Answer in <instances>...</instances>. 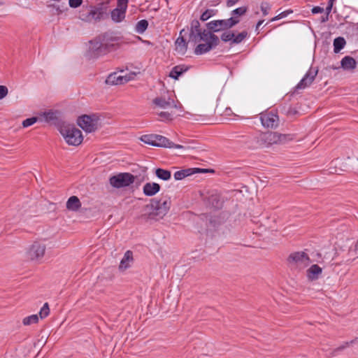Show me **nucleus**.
Instances as JSON below:
<instances>
[{
    "label": "nucleus",
    "mask_w": 358,
    "mask_h": 358,
    "mask_svg": "<svg viewBox=\"0 0 358 358\" xmlns=\"http://www.w3.org/2000/svg\"><path fill=\"white\" fill-rule=\"evenodd\" d=\"M155 108L161 109L157 112L160 120L166 121L172 120L174 115L179 110L177 103L169 94L156 97L153 99Z\"/></svg>",
    "instance_id": "1"
},
{
    "label": "nucleus",
    "mask_w": 358,
    "mask_h": 358,
    "mask_svg": "<svg viewBox=\"0 0 358 358\" xmlns=\"http://www.w3.org/2000/svg\"><path fill=\"white\" fill-rule=\"evenodd\" d=\"M171 206V199L165 196L159 199H152L147 208H150L148 217L151 220H159L162 219L169 211Z\"/></svg>",
    "instance_id": "2"
},
{
    "label": "nucleus",
    "mask_w": 358,
    "mask_h": 358,
    "mask_svg": "<svg viewBox=\"0 0 358 358\" xmlns=\"http://www.w3.org/2000/svg\"><path fill=\"white\" fill-rule=\"evenodd\" d=\"M293 138L294 136L292 134L268 131L260 134L257 137V143L262 148H268L274 144L285 143L293 140Z\"/></svg>",
    "instance_id": "3"
},
{
    "label": "nucleus",
    "mask_w": 358,
    "mask_h": 358,
    "mask_svg": "<svg viewBox=\"0 0 358 358\" xmlns=\"http://www.w3.org/2000/svg\"><path fill=\"white\" fill-rule=\"evenodd\" d=\"M60 133L69 145L77 146L83 142V136L81 131L73 125L62 126Z\"/></svg>",
    "instance_id": "4"
},
{
    "label": "nucleus",
    "mask_w": 358,
    "mask_h": 358,
    "mask_svg": "<svg viewBox=\"0 0 358 358\" xmlns=\"http://www.w3.org/2000/svg\"><path fill=\"white\" fill-rule=\"evenodd\" d=\"M141 141L145 144L157 146V147H166V148H182V146L180 145H176L173 142L170 141L168 138L164 136L157 135V134H145L143 135L140 138Z\"/></svg>",
    "instance_id": "5"
},
{
    "label": "nucleus",
    "mask_w": 358,
    "mask_h": 358,
    "mask_svg": "<svg viewBox=\"0 0 358 358\" xmlns=\"http://www.w3.org/2000/svg\"><path fill=\"white\" fill-rule=\"evenodd\" d=\"M78 124L87 133L95 131L100 127V120L96 115H84L78 118Z\"/></svg>",
    "instance_id": "6"
},
{
    "label": "nucleus",
    "mask_w": 358,
    "mask_h": 358,
    "mask_svg": "<svg viewBox=\"0 0 358 358\" xmlns=\"http://www.w3.org/2000/svg\"><path fill=\"white\" fill-rule=\"evenodd\" d=\"M136 177L130 173H120L109 178L110 185L115 188H122L129 186L135 181Z\"/></svg>",
    "instance_id": "7"
},
{
    "label": "nucleus",
    "mask_w": 358,
    "mask_h": 358,
    "mask_svg": "<svg viewBox=\"0 0 358 358\" xmlns=\"http://www.w3.org/2000/svg\"><path fill=\"white\" fill-rule=\"evenodd\" d=\"M45 250L46 245L43 241H35L27 251V258L31 261L40 262L45 255Z\"/></svg>",
    "instance_id": "8"
},
{
    "label": "nucleus",
    "mask_w": 358,
    "mask_h": 358,
    "mask_svg": "<svg viewBox=\"0 0 358 358\" xmlns=\"http://www.w3.org/2000/svg\"><path fill=\"white\" fill-rule=\"evenodd\" d=\"M92 44L93 46L90 48L99 55L116 50L120 46V40L116 38H110L106 39L103 43L94 42L92 43Z\"/></svg>",
    "instance_id": "9"
},
{
    "label": "nucleus",
    "mask_w": 358,
    "mask_h": 358,
    "mask_svg": "<svg viewBox=\"0 0 358 358\" xmlns=\"http://www.w3.org/2000/svg\"><path fill=\"white\" fill-rule=\"evenodd\" d=\"M123 73V71H122L121 73H111L106 78V83L109 85H123L134 80L136 76V73L134 72L127 73L124 75L122 74Z\"/></svg>",
    "instance_id": "10"
},
{
    "label": "nucleus",
    "mask_w": 358,
    "mask_h": 358,
    "mask_svg": "<svg viewBox=\"0 0 358 358\" xmlns=\"http://www.w3.org/2000/svg\"><path fill=\"white\" fill-rule=\"evenodd\" d=\"M237 17L233 16L227 20H213L207 24L208 29L213 31H219L222 29H229L239 22Z\"/></svg>",
    "instance_id": "11"
},
{
    "label": "nucleus",
    "mask_w": 358,
    "mask_h": 358,
    "mask_svg": "<svg viewBox=\"0 0 358 358\" xmlns=\"http://www.w3.org/2000/svg\"><path fill=\"white\" fill-rule=\"evenodd\" d=\"M289 261L299 268L308 266L310 262L309 257L304 252H297L291 254L289 257Z\"/></svg>",
    "instance_id": "12"
},
{
    "label": "nucleus",
    "mask_w": 358,
    "mask_h": 358,
    "mask_svg": "<svg viewBox=\"0 0 358 358\" xmlns=\"http://www.w3.org/2000/svg\"><path fill=\"white\" fill-rule=\"evenodd\" d=\"M260 120L264 127L273 128L278 126L279 118L276 113L266 111L260 114Z\"/></svg>",
    "instance_id": "13"
},
{
    "label": "nucleus",
    "mask_w": 358,
    "mask_h": 358,
    "mask_svg": "<svg viewBox=\"0 0 358 358\" xmlns=\"http://www.w3.org/2000/svg\"><path fill=\"white\" fill-rule=\"evenodd\" d=\"M127 3L128 0H118L117 8L111 12V17L113 21L120 22L124 19Z\"/></svg>",
    "instance_id": "14"
},
{
    "label": "nucleus",
    "mask_w": 358,
    "mask_h": 358,
    "mask_svg": "<svg viewBox=\"0 0 358 358\" xmlns=\"http://www.w3.org/2000/svg\"><path fill=\"white\" fill-rule=\"evenodd\" d=\"M317 71L310 69L301 80V81L296 85V90H303L310 86L317 75Z\"/></svg>",
    "instance_id": "15"
},
{
    "label": "nucleus",
    "mask_w": 358,
    "mask_h": 358,
    "mask_svg": "<svg viewBox=\"0 0 358 358\" xmlns=\"http://www.w3.org/2000/svg\"><path fill=\"white\" fill-rule=\"evenodd\" d=\"M198 36L200 37V40L204 41L206 43L217 45L218 43V37L211 33L210 31L204 30L201 32Z\"/></svg>",
    "instance_id": "16"
},
{
    "label": "nucleus",
    "mask_w": 358,
    "mask_h": 358,
    "mask_svg": "<svg viewBox=\"0 0 358 358\" xmlns=\"http://www.w3.org/2000/svg\"><path fill=\"white\" fill-rule=\"evenodd\" d=\"M134 262L133 252L130 250H127L122 259L120 265L119 270L124 271L129 268Z\"/></svg>",
    "instance_id": "17"
},
{
    "label": "nucleus",
    "mask_w": 358,
    "mask_h": 358,
    "mask_svg": "<svg viewBox=\"0 0 358 358\" xmlns=\"http://www.w3.org/2000/svg\"><path fill=\"white\" fill-rule=\"evenodd\" d=\"M159 190L160 185L157 182H147L143 187V194L148 196L155 195Z\"/></svg>",
    "instance_id": "18"
},
{
    "label": "nucleus",
    "mask_w": 358,
    "mask_h": 358,
    "mask_svg": "<svg viewBox=\"0 0 358 358\" xmlns=\"http://www.w3.org/2000/svg\"><path fill=\"white\" fill-rule=\"evenodd\" d=\"M322 272V268L320 266L313 264L306 271V275L308 280L313 281L317 280Z\"/></svg>",
    "instance_id": "19"
},
{
    "label": "nucleus",
    "mask_w": 358,
    "mask_h": 358,
    "mask_svg": "<svg viewBox=\"0 0 358 358\" xmlns=\"http://www.w3.org/2000/svg\"><path fill=\"white\" fill-rule=\"evenodd\" d=\"M66 207L69 210L78 211L81 207V202L76 196H71L66 201Z\"/></svg>",
    "instance_id": "20"
},
{
    "label": "nucleus",
    "mask_w": 358,
    "mask_h": 358,
    "mask_svg": "<svg viewBox=\"0 0 358 358\" xmlns=\"http://www.w3.org/2000/svg\"><path fill=\"white\" fill-rule=\"evenodd\" d=\"M341 64L345 70H354L356 68L357 62L352 57L345 56L341 59Z\"/></svg>",
    "instance_id": "21"
},
{
    "label": "nucleus",
    "mask_w": 358,
    "mask_h": 358,
    "mask_svg": "<svg viewBox=\"0 0 358 358\" xmlns=\"http://www.w3.org/2000/svg\"><path fill=\"white\" fill-rule=\"evenodd\" d=\"M39 120L45 122H51L57 119V113L53 110H48L41 113L38 116Z\"/></svg>",
    "instance_id": "22"
},
{
    "label": "nucleus",
    "mask_w": 358,
    "mask_h": 358,
    "mask_svg": "<svg viewBox=\"0 0 358 358\" xmlns=\"http://www.w3.org/2000/svg\"><path fill=\"white\" fill-rule=\"evenodd\" d=\"M215 45H211V44H208V43H201V44H199L195 50H194V53L196 55H202V54H204L206 52H208V51H210L213 47H215Z\"/></svg>",
    "instance_id": "23"
},
{
    "label": "nucleus",
    "mask_w": 358,
    "mask_h": 358,
    "mask_svg": "<svg viewBox=\"0 0 358 358\" xmlns=\"http://www.w3.org/2000/svg\"><path fill=\"white\" fill-rule=\"evenodd\" d=\"M194 173V171L190 169L178 171H176L174 173V178L176 180H180L185 178L187 176H191Z\"/></svg>",
    "instance_id": "24"
},
{
    "label": "nucleus",
    "mask_w": 358,
    "mask_h": 358,
    "mask_svg": "<svg viewBox=\"0 0 358 358\" xmlns=\"http://www.w3.org/2000/svg\"><path fill=\"white\" fill-rule=\"evenodd\" d=\"M176 49L181 54H184L187 50V43L182 37H178L176 41Z\"/></svg>",
    "instance_id": "25"
},
{
    "label": "nucleus",
    "mask_w": 358,
    "mask_h": 358,
    "mask_svg": "<svg viewBox=\"0 0 358 358\" xmlns=\"http://www.w3.org/2000/svg\"><path fill=\"white\" fill-rule=\"evenodd\" d=\"M155 175L158 178L163 180H169L171 177V171L163 169H157L155 170Z\"/></svg>",
    "instance_id": "26"
},
{
    "label": "nucleus",
    "mask_w": 358,
    "mask_h": 358,
    "mask_svg": "<svg viewBox=\"0 0 358 358\" xmlns=\"http://www.w3.org/2000/svg\"><path fill=\"white\" fill-rule=\"evenodd\" d=\"M187 71L184 66H176L172 69L170 72L169 76L174 79H178V77Z\"/></svg>",
    "instance_id": "27"
},
{
    "label": "nucleus",
    "mask_w": 358,
    "mask_h": 358,
    "mask_svg": "<svg viewBox=\"0 0 358 358\" xmlns=\"http://www.w3.org/2000/svg\"><path fill=\"white\" fill-rule=\"evenodd\" d=\"M345 45V41L343 37H338L334 41V50L336 53L341 51Z\"/></svg>",
    "instance_id": "28"
},
{
    "label": "nucleus",
    "mask_w": 358,
    "mask_h": 358,
    "mask_svg": "<svg viewBox=\"0 0 358 358\" xmlns=\"http://www.w3.org/2000/svg\"><path fill=\"white\" fill-rule=\"evenodd\" d=\"M38 322V315H31L28 317H26L22 320V324L24 325H30L32 324H36Z\"/></svg>",
    "instance_id": "29"
},
{
    "label": "nucleus",
    "mask_w": 358,
    "mask_h": 358,
    "mask_svg": "<svg viewBox=\"0 0 358 358\" xmlns=\"http://www.w3.org/2000/svg\"><path fill=\"white\" fill-rule=\"evenodd\" d=\"M148 22L145 20H141L137 22L136 26V31L139 34L143 33L148 28Z\"/></svg>",
    "instance_id": "30"
},
{
    "label": "nucleus",
    "mask_w": 358,
    "mask_h": 358,
    "mask_svg": "<svg viewBox=\"0 0 358 358\" xmlns=\"http://www.w3.org/2000/svg\"><path fill=\"white\" fill-rule=\"evenodd\" d=\"M50 313V308L48 303H44L39 312L41 319L45 318Z\"/></svg>",
    "instance_id": "31"
},
{
    "label": "nucleus",
    "mask_w": 358,
    "mask_h": 358,
    "mask_svg": "<svg viewBox=\"0 0 358 358\" xmlns=\"http://www.w3.org/2000/svg\"><path fill=\"white\" fill-rule=\"evenodd\" d=\"M248 36V32L246 31H243L237 35L234 34V43H239L242 42L246 37Z\"/></svg>",
    "instance_id": "32"
},
{
    "label": "nucleus",
    "mask_w": 358,
    "mask_h": 358,
    "mask_svg": "<svg viewBox=\"0 0 358 358\" xmlns=\"http://www.w3.org/2000/svg\"><path fill=\"white\" fill-rule=\"evenodd\" d=\"M191 32L192 34H195L199 35L201 34V31L200 29V24L198 20L193 21L192 23V27H191Z\"/></svg>",
    "instance_id": "33"
},
{
    "label": "nucleus",
    "mask_w": 358,
    "mask_h": 358,
    "mask_svg": "<svg viewBox=\"0 0 358 358\" xmlns=\"http://www.w3.org/2000/svg\"><path fill=\"white\" fill-rule=\"evenodd\" d=\"M261 10L263 13V15L266 16L269 13V11L271 10V5L267 2H262L260 5Z\"/></svg>",
    "instance_id": "34"
},
{
    "label": "nucleus",
    "mask_w": 358,
    "mask_h": 358,
    "mask_svg": "<svg viewBox=\"0 0 358 358\" xmlns=\"http://www.w3.org/2000/svg\"><path fill=\"white\" fill-rule=\"evenodd\" d=\"M234 34L231 31L224 32L221 36V39L223 41L227 42L229 41H234Z\"/></svg>",
    "instance_id": "35"
},
{
    "label": "nucleus",
    "mask_w": 358,
    "mask_h": 358,
    "mask_svg": "<svg viewBox=\"0 0 358 358\" xmlns=\"http://www.w3.org/2000/svg\"><path fill=\"white\" fill-rule=\"evenodd\" d=\"M38 120H39L38 117H33L31 118H27L22 122V126L24 127H28L29 126H31L34 123H36Z\"/></svg>",
    "instance_id": "36"
},
{
    "label": "nucleus",
    "mask_w": 358,
    "mask_h": 358,
    "mask_svg": "<svg viewBox=\"0 0 358 358\" xmlns=\"http://www.w3.org/2000/svg\"><path fill=\"white\" fill-rule=\"evenodd\" d=\"M213 15H214V10H206L205 12H203L201 14L200 19L202 21H206L210 17H212Z\"/></svg>",
    "instance_id": "37"
},
{
    "label": "nucleus",
    "mask_w": 358,
    "mask_h": 358,
    "mask_svg": "<svg viewBox=\"0 0 358 358\" xmlns=\"http://www.w3.org/2000/svg\"><path fill=\"white\" fill-rule=\"evenodd\" d=\"M247 12L246 7H240L232 11V15H243Z\"/></svg>",
    "instance_id": "38"
},
{
    "label": "nucleus",
    "mask_w": 358,
    "mask_h": 358,
    "mask_svg": "<svg viewBox=\"0 0 358 358\" xmlns=\"http://www.w3.org/2000/svg\"><path fill=\"white\" fill-rule=\"evenodd\" d=\"M83 3V0H69V3L71 8H78Z\"/></svg>",
    "instance_id": "39"
},
{
    "label": "nucleus",
    "mask_w": 358,
    "mask_h": 358,
    "mask_svg": "<svg viewBox=\"0 0 358 358\" xmlns=\"http://www.w3.org/2000/svg\"><path fill=\"white\" fill-rule=\"evenodd\" d=\"M8 90L6 86L0 85V99H3L8 94Z\"/></svg>",
    "instance_id": "40"
},
{
    "label": "nucleus",
    "mask_w": 358,
    "mask_h": 358,
    "mask_svg": "<svg viewBox=\"0 0 358 358\" xmlns=\"http://www.w3.org/2000/svg\"><path fill=\"white\" fill-rule=\"evenodd\" d=\"M324 11V8L320 6H315L312 8L313 13H320Z\"/></svg>",
    "instance_id": "41"
},
{
    "label": "nucleus",
    "mask_w": 358,
    "mask_h": 358,
    "mask_svg": "<svg viewBox=\"0 0 358 358\" xmlns=\"http://www.w3.org/2000/svg\"><path fill=\"white\" fill-rule=\"evenodd\" d=\"M292 13V10H285V11L280 13L279 15H280V18L282 19V18L287 17L289 14H290Z\"/></svg>",
    "instance_id": "42"
},
{
    "label": "nucleus",
    "mask_w": 358,
    "mask_h": 358,
    "mask_svg": "<svg viewBox=\"0 0 358 358\" xmlns=\"http://www.w3.org/2000/svg\"><path fill=\"white\" fill-rule=\"evenodd\" d=\"M238 1V0H227V6L228 7H231L234 5H235Z\"/></svg>",
    "instance_id": "43"
},
{
    "label": "nucleus",
    "mask_w": 358,
    "mask_h": 358,
    "mask_svg": "<svg viewBox=\"0 0 358 358\" xmlns=\"http://www.w3.org/2000/svg\"><path fill=\"white\" fill-rule=\"evenodd\" d=\"M332 7H333V6H332L331 5H329V4L328 3V6H327V8H326V12H327V15H329V14H330V13H331V11Z\"/></svg>",
    "instance_id": "44"
},
{
    "label": "nucleus",
    "mask_w": 358,
    "mask_h": 358,
    "mask_svg": "<svg viewBox=\"0 0 358 358\" xmlns=\"http://www.w3.org/2000/svg\"><path fill=\"white\" fill-rule=\"evenodd\" d=\"M328 20H329V15H327V13L326 14L325 16H322L321 18V21L322 22H325L328 21Z\"/></svg>",
    "instance_id": "45"
},
{
    "label": "nucleus",
    "mask_w": 358,
    "mask_h": 358,
    "mask_svg": "<svg viewBox=\"0 0 358 358\" xmlns=\"http://www.w3.org/2000/svg\"><path fill=\"white\" fill-rule=\"evenodd\" d=\"M280 15L278 14V15L275 16L274 17H273L270 21L271 22H274V21H276V20H280Z\"/></svg>",
    "instance_id": "46"
},
{
    "label": "nucleus",
    "mask_w": 358,
    "mask_h": 358,
    "mask_svg": "<svg viewBox=\"0 0 358 358\" xmlns=\"http://www.w3.org/2000/svg\"><path fill=\"white\" fill-rule=\"evenodd\" d=\"M263 22H264V20H259V21L257 22V25H256V30H257V29H259V27L263 24Z\"/></svg>",
    "instance_id": "47"
},
{
    "label": "nucleus",
    "mask_w": 358,
    "mask_h": 358,
    "mask_svg": "<svg viewBox=\"0 0 358 358\" xmlns=\"http://www.w3.org/2000/svg\"><path fill=\"white\" fill-rule=\"evenodd\" d=\"M334 1H335V0H329L328 3H329V5H331V6H333Z\"/></svg>",
    "instance_id": "48"
},
{
    "label": "nucleus",
    "mask_w": 358,
    "mask_h": 358,
    "mask_svg": "<svg viewBox=\"0 0 358 358\" xmlns=\"http://www.w3.org/2000/svg\"><path fill=\"white\" fill-rule=\"evenodd\" d=\"M334 1H335V0H329L328 3H329V5H331V6H333Z\"/></svg>",
    "instance_id": "49"
},
{
    "label": "nucleus",
    "mask_w": 358,
    "mask_h": 358,
    "mask_svg": "<svg viewBox=\"0 0 358 358\" xmlns=\"http://www.w3.org/2000/svg\"><path fill=\"white\" fill-rule=\"evenodd\" d=\"M355 249L357 250H358V241L357 242L356 245H355Z\"/></svg>",
    "instance_id": "50"
}]
</instances>
